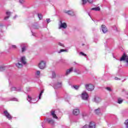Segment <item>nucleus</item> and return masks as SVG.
<instances>
[{
  "label": "nucleus",
  "mask_w": 128,
  "mask_h": 128,
  "mask_svg": "<svg viewBox=\"0 0 128 128\" xmlns=\"http://www.w3.org/2000/svg\"><path fill=\"white\" fill-rule=\"evenodd\" d=\"M32 36H36V34H34V33H33L32 31Z\"/></svg>",
  "instance_id": "de8ad7c7"
},
{
  "label": "nucleus",
  "mask_w": 128,
  "mask_h": 128,
  "mask_svg": "<svg viewBox=\"0 0 128 128\" xmlns=\"http://www.w3.org/2000/svg\"><path fill=\"white\" fill-rule=\"evenodd\" d=\"M114 80H120V78H118V77H115Z\"/></svg>",
  "instance_id": "37998d69"
},
{
  "label": "nucleus",
  "mask_w": 128,
  "mask_h": 128,
  "mask_svg": "<svg viewBox=\"0 0 128 128\" xmlns=\"http://www.w3.org/2000/svg\"><path fill=\"white\" fill-rule=\"evenodd\" d=\"M126 80V79H124L123 80H122V82H124L125 80Z\"/></svg>",
  "instance_id": "09e8293b"
},
{
  "label": "nucleus",
  "mask_w": 128,
  "mask_h": 128,
  "mask_svg": "<svg viewBox=\"0 0 128 128\" xmlns=\"http://www.w3.org/2000/svg\"><path fill=\"white\" fill-rule=\"evenodd\" d=\"M20 62L22 64H26V56H23L20 58Z\"/></svg>",
  "instance_id": "6e6552de"
},
{
  "label": "nucleus",
  "mask_w": 128,
  "mask_h": 128,
  "mask_svg": "<svg viewBox=\"0 0 128 128\" xmlns=\"http://www.w3.org/2000/svg\"><path fill=\"white\" fill-rule=\"evenodd\" d=\"M66 14H68L69 16H74V12L72 10H68L66 12Z\"/></svg>",
  "instance_id": "a211bd4d"
},
{
  "label": "nucleus",
  "mask_w": 128,
  "mask_h": 128,
  "mask_svg": "<svg viewBox=\"0 0 128 128\" xmlns=\"http://www.w3.org/2000/svg\"><path fill=\"white\" fill-rule=\"evenodd\" d=\"M27 90L28 92L30 90Z\"/></svg>",
  "instance_id": "864d4df0"
},
{
  "label": "nucleus",
  "mask_w": 128,
  "mask_h": 128,
  "mask_svg": "<svg viewBox=\"0 0 128 128\" xmlns=\"http://www.w3.org/2000/svg\"><path fill=\"white\" fill-rule=\"evenodd\" d=\"M60 26L59 28H68V25L66 22H62V20L60 22Z\"/></svg>",
  "instance_id": "39448f33"
},
{
  "label": "nucleus",
  "mask_w": 128,
  "mask_h": 128,
  "mask_svg": "<svg viewBox=\"0 0 128 128\" xmlns=\"http://www.w3.org/2000/svg\"><path fill=\"white\" fill-rule=\"evenodd\" d=\"M72 88H74L75 90H78V88H80V86H76V85H74L72 86Z\"/></svg>",
  "instance_id": "c756f323"
},
{
  "label": "nucleus",
  "mask_w": 128,
  "mask_h": 128,
  "mask_svg": "<svg viewBox=\"0 0 128 128\" xmlns=\"http://www.w3.org/2000/svg\"><path fill=\"white\" fill-rule=\"evenodd\" d=\"M82 100H86L88 98V94L86 92H84L82 94Z\"/></svg>",
  "instance_id": "7ed1b4c3"
},
{
  "label": "nucleus",
  "mask_w": 128,
  "mask_h": 128,
  "mask_svg": "<svg viewBox=\"0 0 128 128\" xmlns=\"http://www.w3.org/2000/svg\"><path fill=\"white\" fill-rule=\"evenodd\" d=\"M87 1L88 2H89V4H92V0H87Z\"/></svg>",
  "instance_id": "58836bf2"
},
{
  "label": "nucleus",
  "mask_w": 128,
  "mask_h": 128,
  "mask_svg": "<svg viewBox=\"0 0 128 128\" xmlns=\"http://www.w3.org/2000/svg\"><path fill=\"white\" fill-rule=\"evenodd\" d=\"M122 60H126V66H128V55L126 54V53H124L120 59V62H122Z\"/></svg>",
  "instance_id": "f03ea898"
},
{
  "label": "nucleus",
  "mask_w": 128,
  "mask_h": 128,
  "mask_svg": "<svg viewBox=\"0 0 128 128\" xmlns=\"http://www.w3.org/2000/svg\"><path fill=\"white\" fill-rule=\"evenodd\" d=\"M93 102L96 104H98V102H102V99H100V97L95 96L93 100Z\"/></svg>",
  "instance_id": "9d476101"
},
{
  "label": "nucleus",
  "mask_w": 128,
  "mask_h": 128,
  "mask_svg": "<svg viewBox=\"0 0 128 128\" xmlns=\"http://www.w3.org/2000/svg\"><path fill=\"white\" fill-rule=\"evenodd\" d=\"M84 44H82V46H84Z\"/></svg>",
  "instance_id": "4d7b16f0"
},
{
  "label": "nucleus",
  "mask_w": 128,
  "mask_h": 128,
  "mask_svg": "<svg viewBox=\"0 0 128 128\" xmlns=\"http://www.w3.org/2000/svg\"><path fill=\"white\" fill-rule=\"evenodd\" d=\"M47 122L48 124H54V120H52L51 118H48L47 119Z\"/></svg>",
  "instance_id": "6ab92c4d"
},
{
  "label": "nucleus",
  "mask_w": 128,
  "mask_h": 128,
  "mask_svg": "<svg viewBox=\"0 0 128 128\" xmlns=\"http://www.w3.org/2000/svg\"><path fill=\"white\" fill-rule=\"evenodd\" d=\"M14 90H15L16 92H22V88H16L12 86L10 88V91L14 92Z\"/></svg>",
  "instance_id": "1a4fd4ad"
},
{
  "label": "nucleus",
  "mask_w": 128,
  "mask_h": 128,
  "mask_svg": "<svg viewBox=\"0 0 128 128\" xmlns=\"http://www.w3.org/2000/svg\"><path fill=\"white\" fill-rule=\"evenodd\" d=\"M83 128H90V126L88 124H86L83 126Z\"/></svg>",
  "instance_id": "e433bc0d"
},
{
  "label": "nucleus",
  "mask_w": 128,
  "mask_h": 128,
  "mask_svg": "<svg viewBox=\"0 0 128 128\" xmlns=\"http://www.w3.org/2000/svg\"><path fill=\"white\" fill-rule=\"evenodd\" d=\"M74 64H76V62H74Z\"/></svg>",
  "instance_id": "6e6d98bb"
},
{
  "label": "nucleus",
  "mask_w": 128,
  "mask_h": 128,
  "mask_svg": "<svg viewBox=\"0 0 128 128\" xmlns=\"http://www.w3.org/2000/svg\"><path fill=\"white\" fill-rule=\"evenodd\" d=\"M16 66L18 68H22V64L20 62L16 64Z\"/></svg>",
  "instance_id": "5701e85b"
},
{
  "label": "nucleus",
  "mask_w": 128,
  "mask_h": 128,
  "mask_svg": "<svg viewBox=\"0 0 128 128\" xmlns=\"http://www.w3.org/2000/svg\"><path fill=\"white\" fill-rule=\"evenodd\" d=\"M85 87L86 90H88L89 92H92V90H94V86L92 84H86L85 85Z\"/></svg>",
  "instance_id": "f257e3e1"
},
{
  "label": "nucleus",
  "mask_w": 128,
  "mask_h": 128,
  "mask_svg": "<svg viewBox=\"0 0 128 128\" xmlns=\"http://www.w3.org/2000/svg\"><path fill=\"white\" fill-rule=\"evenodd\" d=\"M12 48H16V45H12Z\"/></svg>",
  "instance_id": "a18cd8bd"
},
{
  "label": "nucleus",
  "mask_w": 128,
  "mask_h": 128,
  "mask_svg": "<svg viewBox=\"0 0 128 128\" xmlns=\"http://www.w3.org/2000/svg\"><path fill=\"white\" fill-rule=\"evenodd\" d=\"M80 54H82V56H86V54L82 52H80Z\"/></svg>",
  "instance_id": "c9c22d12"
},
{
  "label": "nucleus",
  "mask_w": 128,
  "mask_h": 128,
  "mask_svg": "<svg viewBox=\"0 0 128 128\" xmlns=\"http://www.w3.org/2000/svg\"><path fill=\"white\" fill-rule=\"evenodd\" d=\"M9 86H10V83L9 84Z\"/></svg>",
  "instance_id": "603ef678"
},
{
  "label": "nucleus",
  "mask_w": 128,
  "mask_h": 128,
  "mask_svg": "<svg viewBox=\"0 0 128 128\" xmlns=\"http://www.w3.org/2000/svg\"><path fill=\"white\" fill-rule=\"evenodd\" d=\"M46 22H47L48 24L50 22V18H47V19H46Z\"/></svg>",
  "instance_id": "79ce46f5"
},
{
  "label": "nucleus",
  "mask_w": 128,
  "mask_h": 128,
  "mask_svg": "<svg viewBox=\"0 0 128 128\" xmlns=\"http://www.w3.org/2000/svg\"><path fill=\"white\" fill-rule=\"evenodd\" d=\"M100 112V108H98L97 110H95V113L96 114H99Z\"/></svg>",
  "instance_id": "393cba45"
},
{
  "label": "nucleus",
  "mask_w": 128,
  "mask_h": 128,
  "mask_svg": "<svg viewBox=\"0 0 128 128\" xmlns=\"http://www.w3.org/2000/svg\"><path fill=\"white\" fill-rule=\"evenodd\" d=\"M28 102H30V104H36V102H34V100L32 99V97H30V96H28Z\"/></svg>",
  "instance_id": "4468645a"
},
{
  "label": "nucleus",
  "mask_w": 128,
  "mask_h": 128,
  "mask_svg": "<svg viewBox=\"0 0 128 128\" xmlns=\"http://www.w3.org/2000/svg\"><path fill=\"white\" fill-rule=\"evenodd\" d=\"M36 76H40V70H38L36 72Z\"/></svg>",
  "instance_id": "f704fd0d"
},
{
  "label": "nucleus",
  "mask_w": 128,
  "mask_h": 128,
  "mask_svg": "<svg viewBox=\"0 0 128 128\" xmlns=\"http://www.w3.org/2000/svg\"><path fill=\"white\" fill-rule=\"evenodd\" d=\"M2 26H4V25L2 24H0V30H2Z\"/></svg>",
  "instance_id": "4c0bfd02"
},
{
  "label": "nucleus",
  "mask_w": 128,
  "mask_h": 128,
  "mask_svg": "<svg viewBox=\"0 0 128 128\" xmlns=\"http://www.w3.org/2000/svg\"><path fill=\"white\" fill-rule=\"evenodd\" d=\"M116 30H118V29L116 28Z\"/></svg>",
  "instance_id": "5fc2aeb1"
},
{
  "label": "nucleus",
  "mask_w": 128,
  "mask_h": 128,
  "mask_svg": "<svg viewBox=\"0 0 128 128\" xmlns=\"http://www.w3.org/2000/svg\"><path fill=\"white\" fill-rule=\"evenodd\" d=\"M106 90H108V92H112V90L110 87H106Z\"/></svg>",
  "instance_id": "7c9ffc66"
},
{
  "label": "nucleus",
  "mask_w": 128,
  "mask_h": 128,
  "mask_svg": "<svg viewBox=\"0 0 128 128\" xmlns=\"http://www.w3.org/2000/svg\"><path fill=\"white\" fill-rule=\"evenodd\" d=\"M74 72H76V74H81V72H80V70H78V69H74Z\"/></svg>",
  "instance_id": "b1692460"
},
{
  "label": "nucleus",
  "mask_w": 128,
  "mask_h": 128,
  "mask_svg": "<svg viewBox=\"0 0 128 128\" xmlns=\"http://www.w3.org/2000/svg\"><path fill=\"white\" fill-rule=\"evenodd\" d=\"M102 30L104 34H106V32H108V28H106V26L102 25Z\"/></svg>",
  "instance_id": "f8f14e48"
},
{
  "label": "nucleus",
  "mask_w": 128,
  "mask_h": 128,
  "mask_svg": "<svg viewBox=\"0 0 128 128\" xmlns=\"http://www.w3.org/2000/svg\"><path fill=\"white\" fill-rule=\"evenodd\" d=\"M55 111L53 110L51 112V114L54 118H58V116H56V114H54Z\"/></svg>",
  "instance_id": "412c9836"
},
{
  "label": "nucleus",
  "mask_w": 128,
  "mask_h": 128,
  "mask_svg": "<svg viewBox=\"0 0 128 128\" xmlns=\"http://www.w3.org/2000/svg\"><path fill=\"white\" fill-rule=\"evenodd\" d=\"M122 102H124V100H122V98H118V100H117L118 104H122Z\"/></svg>",
  "instance_id": "aec40b11"
},
{
  "label": "nucleus",
  "mask_w": 128,
  "mask_h": 128,
  "mask_svg": "<svg viewBox=\"0 0 128 128\" xmlns=\"http://www.w3.org/2000/svg\"><path fill=\"white\" fill-rule=\"evenodd\" d=\"M53 87L55 90L59 88H62V82H58L57 84H54Z\"/></svg>",
  "instance_id": "9b49d317"
},
{
  "label": "nucleus",
  "mask_w": 128,
  "mask_h": 128,
  "mask_svg": "<svg viewBox=\"0 0 128 128\" xmlns=\"http://www.w3.org/2000/svg\"><path fill=\"white\" fill-rule=\"evenodd\" d=\"M20 46L22 48V52H26V46H27L26 44H20Z\"/></svg>",
  "instance_id": "0eeeda50"
},
{
  "label": "nucleus",
  "mask_w": 128,
  "mask_h": 128,
  "mask_svg": "<svg viewBox=\"0 0 128 128\" xmlns=\"http://www.w3.org/2000/svg\"><path fill=\"white\" fill-rule=\"evenodd\" d=\"M124 124H126V128H128V120L125 121Z\"/></svg>",
  "instance_id": "473e14b6"
},
{
  "label": "nucleus",
  "mask_w": 128,
  "mask_h": 128,
  "mask_svg": "<svg viewBox=\"0 0 128 128\" xmlns=\"http://www.w3.org/2000/svg\"><path fill=\"white\" fill-rule=\"evenodd\" d=\"M12 100H13L14 102H18V98H13L12 99Z\"/></svg>",
  "instance_id": "ea45409f"
},
{
  "label": "nucleus",
  "mask_w": 128,
  "mask_h": 128,
  "mask_svg": "<svg viewBox=\"0 0 128 128\" xmlns=\"http://www.w3.org/2000/svg\"><path fill=\"white\" fill-rule=\"evenodd\" d=\"M42 94H44V90H42L40 92L38 96V99L40 100V98L42 97Z\"/></svg>",
  "instance_id": "a878e982"
},
{
  "label": "nucleus",
  "mask_w": 128,
  "mask_h": 128,
  "mask_svg": "<svg viewBox=\"0 0 128 128\" xmlns=\"http://www.w3.org/2000/svg\"><path fill=\"white\" fill-rule=\"evenodd\" d=\"M73 70V68H71L70 69L68 70L66 72V76H68V74H70V72H72Z\"/></svg>",
  "instance_id": "f3484780"
},
{
  "label": "nucleus",
  "mask_w": 128,
  "mask_h": 128,
  "mask_svg": "<svg viewBox=\"0 0 128 128\" xmlns=\"http://www.w3.org/2000/svg\"><path fill=\"white\" fill-rule=\"evenodd\" d=\"M89 128H96V122H90L89 125Z\"/></svg>",
  "instance_id": "2eb2a0df"
},
{
  "label": "nucleus",
  "mask_w": 128,
  "mask_h": 128,
  "mask_svg": "<svg viewBox=\"0 0 128 128\" xmlns=\"http://www.w3.org/2000/svg\"><path fill=\"white\" fill-rule=\"evenodd\" d=\"M38 66L40 70H44L46 68V62L44 61H42L40 63H39Z\"/></svg>",
  "instance_id": "20e7f679"
},
{
  "label": "nucleus",
  "mask_w": 128,
  "mask_h": 128,
  "mask_svg": "<svg viewBox=\"0 0 128 128\" xmlns=\"http://www.w3.org/2000/svg\"><path fill=\"white\" fill-rule=\"evenodd\" d=\"M52 78H56V72L54 71L52 72Z\"/></svg>",
  "instance_id": "72a5a7b5"
},
{
  "label": "nucleus",
  "mask_w": 128,
  "mask_h": 128,
  "mask_svg": "<svg viewBox=\"0 0 128 128\" xmlns=\"http://www.w3.org/2000/svg\"><path fill=\"white\" fill-rule=\"evenodd\" d=\"M88 16H90V14H88Z\"/></svg>",
  "instance_id": "3c124183"
},
{
  "label": "nucleus",
  "mask_w": 128,
  "mask_h": 128,
  "mask_svg": "<svg viewBox=\"0 0 128 128\" xmlns=\"http://www.w3.org/2000/svg\"><path fill=\"white\" fill-rule=\"evenodd\" d=\"M58 46H64V44H62L60 42H58Z\"/></svg>",
  "instance_id": "c03bdc74"
},
{
  "label": "nucleus",
  "mask_w": 128,
  "mask_h": 128,
  "mask_svg": "<svg viewBox=\"0 0 128 128\" xmlns=\"http://www.w3.org/2000/svg\"><path fill=\"white\" fill-rule=\"evenodd\" d=\"M82 6H84L87 2L86 0H82Z\"/></svg>",
  "instance_id": "cd10ccee"
},
{
  "label": "nucleus",
  "mask_w": 128,
  "mask_h": 128,
  "mask_svg": "<svg viewBox=\"0 0 128 128\" xmlns=\"http://www.w3.org/2000/svg\"><path fill=\"white\" fill-rule=\"evenodd\" d=\"M16 18H18V16L16 15V16L14 17V20H15Z\"/></svg>",
  "instance_id": "49530a36"
},
{
  "label": "nucleus",
  "mask_w": 128,
  "mask_h": 128,
  "mask_svg": "<svg viewBox=\"0 0 128 128\" xmlns=\"http://www.w3.org/2000/svg\"><path fill=\"white\" fill-rule=\"evenodd\" d=\"M4 116H6V118H8V120H12V116H10V114L8 112V110H4Z\"/></svg>",
  "instance_id": "423d86ee"
},
{
  "label": "nucleus",
  "mask_w": 128,
  "mask_h": 128,
  "mask_svg": "<svg viewBox=\"0 0 128 128\" xmlns=\"http://www.w3.org/2000/svg\"><path fill=\"white\" fill-rule=\"evenodd\" d=\"M66 50H64V49H61L60 51L58 52V54H60V52H66Z\"/></svg>",
  "instance_id": "2f4dec72"
},
{
  "label": "nucleus",
  "mask_w": 128,
  "mask_h": 128,
  "mask_svg": "<svg viewBox=\"0 0 128 128\" xmlns=\"http://www.w3.org/2000/svg\"><path fill=\"white\" fill-rule=\"evenodd\" d=\"M73 114H74V116H78V114H80V110L78 108L74 109L73 110Z\"/></svg>",
  "instance_id": "ddd939ff"
},
{
  "label": "nucleus",
  "mask_w": 128,
  "mask_h": 128,
  "mask_svg": "<svg viewBox=\"0 0 128 128\" xmlns=\"http://www.w3.org/2000/svg\"><path fill=\"white\" fill-rule=\"evenodd\" d=\"M6 68L4 67L0 66V72H4Z\"/></svg>",
  "instance_id": "c85d7f7f"
},
{
  "label": "nucleus",
  "mask_w": 128,
  "mask_h": 128,
  "mask_svg": "<svg viewBox=\"0 0 128 128\" xmlns=\"http://www.w3.org/2000/svg\"><path fill=\"white\" fill-rule=\"evenodd\" d=\"M91 10H95V11H100V7H96L94 8H92Z\"/></svg>",
  "instance_id": "4be33fe9"
},
{
  "label": "nucleus",
  "mask_w": 128,
  "mask_h": 128,
  "mask_svg": "<svg viewBox=\"0 0 128 128\" xmlns=\"http://www.w3.org/2000/svg\"><path fill=\"white\" fill-rule=\"evenodd\" d=\"M38 18L40 20L42 19V14H38Z\"/></svg>",
  "instance_id": "bb28decb"
},
{
  "label": "nucleus",
  "mask_w": 128,
  "mask_h": 128,
  "mask_svg": "<svg viewBox=\"0 0 128 128\" xmlns=\"http://www.w3.org/2000/svg\"><path fill=\"white\" fill-rule=\"evenodd\" d=\"M24 0H20V4H24Z\"/></svg>",
  "instance_id": "a19ab883"
},
{
  "label": "nucleus",
  "mask_w": 128,
  "mask_h": 128,
  "mask_svg": "<svg viewBox=\"0 0 128 128\" xmlns=\"http://www.w3.org/2000/svg\"><path fill=\"white\" fill-rule=\"evenodd\" d=\"M34 28H38L34 27Z\"/></svg>",
  "instance_id": "8fccbe9b"
},
{
  "label": "nucleus",
  "mask_w": 128,
  "mask_h": 128,
  "mask_svg": "<svg viewBox=\"0 0 128 128\" xmlns=\"http://www.w3.org/2000/svg\"><path fill=\"white\" fill-rule=\"evenodd\" d=\"M10 12H6V14L7 16L4 18V20H8V18H10Z\"/></svg>",
  "instance_id": "dca6fc26"
}]
</instances>
